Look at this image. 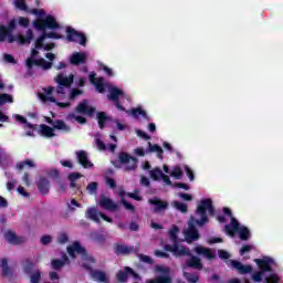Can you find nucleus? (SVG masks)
<instances>
[{
  "label": "nucleus",
  "instance_id": "nucleus-1",
  "mask_svg": "<svg viewBox=\"0 0 283 283\" xmlns=\"http://www.w3.org/2000/svg\"><path fill=\"white\" fill-rule=\"evenodd\" d=\"M207 211L209 216H216V208H213V200L202 199L196 209V214L200 216V219L193 217L190 218L188 223V229L185 232V238L188 244L200 240V233L198 232L197 227H205L209 222V217H207Z\"/></svg>",
  "mask_w": 283,
  "mask_h": 283
},
{
  "label": "nucleus",
  "instance_id": "nucleus-2",
  "mask_svg": "<svg viewBox=\"0 0 283 283\" xmlns=\"http://www.w3.org/2000/svg\"><path fill=\"white\" fill-rule=\"evenodd\" d=\"M33 28L43 32L42 35L44 39H61L56 32H45V30H61V24L56 21V18L53 15H46L45 18H38L33 21Z\"/></svg>",
  "mask_w": 283,
  "mask_h": 283
},
{
  "label": "nucleus",
  "instance_id": "nucleus-3",
  "mask_svg": "<svg viewBox=\"0 0 283 283\" xmlns=\"http://www.w3.org/2000/svg\"><path fill=\"white\" fill-rule=\"evenodd\" d=\"M180 229L178 226H172L171 229L169 230V239L172 242L171 244H166L164 245V251H168L169 253H172L175 258H185V255H191V251L189 248L181 245L180 242L178 241V232Z\"/></svg>",
  "mask_w": 283,
  "mask_h": 283
},
{
  "label": "nucleus",
  "instance_id": "nucleus-4",
  "mask_svg": "<svg viewBox=\"0 0 283 283\" xmlns=\"http://www.w3.org/2000/svg\"><path fill=\"white\" fill-rule=\"evenodd\" d=\"M224 231L228 233V235H235V233H239L240 240L243 242H247V240H251V230L249 228L242 226L240 227V222H238V219L232 217L230 219V224L224 226Z\"/></svg>",
  "mask_w": 283,
  "mask_h": 283
},
{
  "label": "nucleus",
  "instance_id": "nucleus-5",
  "mask_svg": "<svg viewBox=\"0 0 283 283\" xmlns=\"http://www.w3.org/2000/svg\"><path fill=\"white\" fill-rule=\"evenodd\" d=\"M66 251L70 258H72L73 260L76 258V253H77V255H82V260H84V262H90V264H96V259L90 255L85 247L81 245V242L78 241H74L72 245H69L66 248Z\"/></svg>",
  "mask_w": 283,
  "mask_h": 283
},
{
  "label": "nucleus",
  "instance_id": "nucleus-6",
  "mask_svg": "<svg viewBox=\"0 0 283 283\" xmlns=\"http://www.w3.org/2000/svg\"><path fill=\"white\" fill-rule=\"evenodd\" d=\"M25 275H29L30 283H41V277H43V272L39 269V265L32 262L31 259H25V264L23 266Z\"/></svg>",
  "mask_w": 283,
  "mask_h": 283
},
{
  "label": "nucleus",
  "instance_id": "nucleus-7",
  "mask_svg": "<svg viewBox=\"0 0 283 283\" xmlns=\"http://www.w3.org/2000/svg\"><path fill=\"white\" fill-rule=\"evenodd\" d=\"M77 39H78L80 45H83V46L87 45V36H85L84 33L76 31L72 27H67L66 28V41H69V43H76Z\"/></svg>",
  "mask_w": 283,
  "mask_h": 283
},
{
  "label": "nucleus",
  "instance_id": "nucleus-8",
  "mask_svg": "<svg viewBox=\"0 0 283 283\" xmlns=\"http://www.w3.org/2000/svg\"><path fill=\"white\" fill-rule=\"evenodd\" d=\"M118 160L122 165H127L125 168L126 171H134V169L138 167V158L133 157L125 151L118 154Z\"/></svg>",
  "mask_w": 283,
  "mask_h": 283
},
{
  "label": "nucleus",
  "instance_id": "nucleus-9",
  "mask_svg": "<svg viewBox=\"0 0 283 283\" xmlns=\"http://www.w3.org/2000/svg\"><path fill=\"white\" fill-rule=\"evenodd\" d=\"M75 114H83L84 116L92 118V116L96 114V108L94 106H90L88 99H83L75 107Z\"/></svg>",
  "mask_w": 283,
  "mask_h": 283
},
{
  "label": "nucleus",
  "instance_id": "nucleus-10",
  "mask_svg": "<svg viewBox=\"0 0 283 283\" xmlns=\"http://www.w3.org/2000/svg\"><path fill=\"white\" fill-rule=\"evenodd\" d=\"M254 262L259 266L261 273H273L272 264H275V260H273L271 256L255 259Z\"/></svg>",
  "mask_w": 283,
  "mask_h": 283
},
{
  "label": "nucleus",
  "instance_id": "nucleus-11",
  "mask_svg": "<svg viewBox=\"0 0 283 283\" xmlns=\"http://www.w3.org/2000/svg\"><path fill=\"white\" fill-rule=\"evenodd\" d=\"M148 203L154 207V213H163L169 209V202L160 200L158 197H153L148 199Z\"/></svg>",
  "mask_w": 283,
  "mask_h": 283
},
{
  "label": "nucleus",
  "instance_id": "nucleus-12",
  "mask_svg": "<svg viewBox=\"0 0 283 283\" xmlns=\"http://www.w3.org/2000/svg\"><path fill=\"white\" fill-rule=\"evenodd\" d=\"M129 275H132V277H138V273H136L134 269L125 266L124 270H119L116 273V280L119 283H126L127 280H129Z\"/></svg>",
  "mask_w": 283,
  "mask_h": 283
},
{
  "label": "nucleus",
  "instance_id": "nucleus-13",
  "mask_svg": "<svg viewBox=\"0 0 283 283\" xmlns=\"http://www.w3.org/2000/svg\"><path fill=\"white\" fill-rule=\"evenodd\" d=\"M88 81H90L91 85H94V87H96V90H97V92H99V94H103V92H105V77L96 78V73L92 72L88 75Z\"/></svg>",
  "mask_w": 283,
  "mask_h": 283
},
{
  "label": "nucleus",
  "instance_id": "nucleus-14",
  "mask_svg": "<svg viewBox=\"0 0 283 283\" xmlns=\"http://www.w3.org/2000/svg\"><path fill=\"white\" fill-rule=\"evenodd\" d=\"M77 161L84 169H91V167H94V164L90 161V158L87 157V151L85 150H78L76 153Z\"/></svg>",
  "mask_w": 283,
  "mask_h": 283
},
{
  "label": "nucleus",
  "instance_id": "nucleus-15",
  "mask_svg": "<svg viewBox=\"0 0 283 283\" xmlns=\"http://www.w3.org/2000/svg\"><path fill=\"white\" fill-rule=\"evenodd\" d=\"M231 265L234 268L240 275H247L248 273H253V266L244 265L240 261L231 260Z\"/></svg>",
  "mask_w": 283,
  "mask_h": 283
},
{
  "label": "nucleus",
  "instance_id": "nucleus-16",
  "mask_svg": "<svg viewBox=\"0 0 283 283\" xmlns=\"http://www.w3.org/2000/svg\"><path fill=\"white\" fill-rule=\"evenodd\" d=\"M71 65H83L87 63V54L85 52H75L70 56Z\"/></svg>",
  "mask_w": 283,
  "mask_h": 283
},
{
  "label": "nucleus",
  "instance_id": "nucleus-17",
  "mask_svg": "<svg viewBox=\"0 0 283 283\" xmlns=\"http://www.w3.org/2000/svg\"><path fill=\"white\" fill-rule=\"evenodd\" d=\"M99 207L107 209V211H118V203H114V201L105 197V195H102L99 198Z\"/></svg>",
  "mask_w": 283,
  "mask_h": 283
},
{
  "label": "nucleus",
  "instance_id": "nucleus-18",
  "mask_svg": "<svg viewBox=\"0 0 283 283\" xmlns=\"http://www.w3.org/2000/svg\"><path fill=\"white\" fill-rule=\"evenodd\" d=\"M55 83L62 87H70L74 83V74H70L67 77L63 73H60L55 77Z\"/></svg>",
  "mask_w": 283,
  "mask_h": 283
},
{
  "label": "nucleus",
  "instance_id": "nucleus-19",
  "mask_svg": "<svg viewBox=\"0 0 283 283\" xmlns=\"http://www.w3.org/2000/svg\"><path fill=\"white\" fill-rule=\"evenodd\" d=\"M4 240L9 242V244H23V242H25V238L17 235V233L11 230L4 233Z\"/></svg>",
  "mask_w": 283,
  "mask_h": 283
},
{
  "label": "nucleus",
  "instance_id": "nucleus-20",
  "mask_svg": "<svg viewBox=\"0 0 283 283\" xmlns=\"http://www.w3.org/2000/svg\"><path fill=\"white\" fill-rule=\"evenodd\" d=\"M36 187L42 196H48L50 193V180H48V178L40 177L36 181Z\"/></svg>",
  "mask_w": 283,
  "mask_h": 283
},
{
  "label": "nucleus",
  "instance_id": "nucleus-21",
  "mask_svg": "<svg viewBox=\"0 0 283 283\" xmlns=\"http://www.w3.org/2000/svg\"><path fill=\"white\" fill-rule=\"evenodd\" d=\"M119 98H125V92L118 87H113L108 94V101H113V103H118Z\"/></svg>",
  "mask_w": 283,
  "mask_h": 283
},
{
  "label": "nucleus",
  "instance_id": "nucleus-22",
  "mask_svg": "<svg viewBox=\"0 0 283 283\" xmlns=\"http://www.w3.org/2000/svg\"><path fill=\"white\" fill-rule=\"evenodd\" d=\"M195 251L198 255L207 258V260H216V252L209 248L196 247Z\"/></svg>",
  "mask_w": 283,
  "mask_h": 283
},
{
  "label": "nucleus",
  "instance_id": "nucleus-23",
  "mask_svg": "<svg viewBox=\"0 0 283 283\" xmlns=\"http://www.w3.org/2000/svg\"><path fill=\"white\" fill-rule=\"evenodd\" d=\"M186 266L188 269H196V271H202V261L200 258L192 255L189 260L186 261Z\"/></svg>",
  "mask_w": 283,
  "mask_h": 283
},
{
  "label": "nucleus",
  "instance_id": "nucleus-24",
  "mask_svg": "<svg viewBox=\"0 0 283 283\" xmlns=\"http://www.w3.org/2000/svg\"><path fill=\"white\" fill-rule=\"evenodd\" d=\"M32 39H34V33L31 31V29L27 30V35H23V34L17 35V42L20 43V45L32 43Z\"/></svg>",
  "mask_w": 283,
  "mask_h": 283
},
{
  "label": "nucleus",
  "instance_id": "nucleus-25",
  "mask_svg": "<svg viewBox=\"0 0 283 283\" xmlns=\"http://www.w3.org/2000/svg\"><path fill=\"white\" fill-rule=\"evenodd\" d=\"M93 280L101 283H108L109 279H107V274L104 271L101 270H94L91 273Z\"/></svg>",
  "mask_w": 283,
  "mask_h": 283
},
{
  "label": "nucleus",
  "instance_id": "nucleus-26",
  "mask_svg": "<svg viewBox=\"0 0 283 283\" xmlns=\"http://www.w3.org/2000/svg\"><path fill=\"white\" fill-rule=\"evenodd\" d=\"M40 134L41 136H45V138H54V136H56V134H54V128L45 124L40 125Z\"/></svg>",
  "mask_w": 283,
  "mask_h": 283
},
{
  "label": "nucleus",
  "instance_id": "nucleus-27",
  "mask_svg": "<svg viewBox=\"0 0 283 283\" xmlns=\"http://www.w3.org/2000/svg\"><path fill=\"white\" fill-rule=\"evenodd\" d=\"M0 269H2V277H10L12 275V269L8 265V259H1Z\"/></svg>",
  "mask_w": 283,
  "mask_h": 283
},
{
  "label": "nucleus",
  "instance_id": "nucleus-28",
  "mask_svg": "<svg viewBox=\"0 0 283 283\" xmlns=\"http://www.w3.org/2000/svg\"><path fill=\"white\" fill-rule=\"evenodd\" d=\"M115 255H129L132 253V248L125 244H116L114 245Z\"/></svg>",
  "mask_w": 283,
  "mask_h": 283
},
{
  "label": "nucleus",
  "instance_id": "nucleus-29",
  "mask_svg": "<svg viewBox=\"0 0 283 283\" xmlns=\"http://www.w3.org/2000/svg\"><path fill=\"white\" fill-rule=\"evenodd\" d=\"M86 218L93 220V222L101 223V212L96 208H91L86 211Z\"/></svg>",
  "mask_w": 283,
  "mask_h": 283
},
{
  "label": "nucleus",
  "instance_id": "nucleus-30",
  "mask_svg": "<svg viewBox=\"0 0 283 283\" xmlns=\"http://www.w3.org/2000/svg\"><path fill=\"white\" fill-rule=\"evenodd\" d=\"M97 120L99 129H105V123H107V120H112V117L107 116V113L105 112H99L97 113Z\"/></svg>",
  "mask_w": 283,
  "mask_h": 283
},
{
  "label": "nucleus",
  "instance_id": "nucleus-31",
  "mask_svg": "<svg viewBox=\"0 0 283 283\" xmlns=\"http://www.w3.org/2000/svg\"><path fill=\"white\" fill-rule=\"evenodd\" d=\"M148 151L150 154L156 153L158 158H163L164 150H163V147H160L158 144L151 145V142H149L148 143Z\"/></svg>",
  "mask_w": 283,
  "mask_h": 283
},
{
  "label": "nucleus",
  "instance_id": "nucleus-32",
  "mask_svg": "<svg viewBox=\"0 0 283 283\" xmlns=\"http://www.w3.org/2000/svg\"><path fill=\"white\" fill-rule=\"evenodd\" d=\"M25 167L34 168L36 167V165L34 164V161H32V159H24L23 161L17 164L18 171H23Z\"/></svg>",
  "mask_w": 283,
  "mask_h": 283
},
{
  "label": "nucleus",
  "instance_id": "nucleus-33",
  "mask_svg": "<svg viewBox=\"0 0 283 283\" xmlns=\"http://www.w3.org/2000/svg\"><path fill=\"white\" fill-rule=\"evenodd\" d=\"M53 130L54 129H60V130H64V132H70V126H67V124H65V122L63 119H56L53 122Z\"/></svg>",
  "mask_w": 283,
  "mask_h": 283
},
{
  "label": "nucleus",
  "instance_id": "nucleus-34",
  "mask_svg": "<svg viewBox=\"0 0 283 283\" xmlns=\"http://www.w3.org/2000/svg\"><path fill=\"white\" fill-rule=\"evenodd\" d=\"M15 120H18V123H21L22 125H27L29 129H32V132H36V125L28 122V119L23 115H15Z\"/></svg>",
  "mask_w": 283,
  "mask_h": 283
},
{
  "label": "nucleus",
  "instance_id": "nucleus-35",
  "mask_svg": "<svg viewBox=\"0 0 283 283\" xmlns=\"http://www.w3.org/2000/svg\"><path fill=\"white\" fill-rule=\"evenodd\" d=\"M130 114L134 118H138V116H142L143 118H145L146 120H149V116H147V112L142 109L140 107L137 108H133L130 111Z\"/></svg>",
  "mask_w": 283,
  "mask_h": 283
},
{
  "label": "nucleus",
  "instance_id": "nucleus-36",
  "mask_svg": "<svg viewBox=\"0 0 283 283\" xmlns=\"http://www.w3.org/2000/svg\"><path fill=\"white\" fill-rule=\"evenodd\" d=\"M43 57L36 60L33 57H28L27 59V67H29V70H32V67H34V65H36L38 67H42L43 65Z\"/></svg>",
  "mask_w": 283,
  "mask_h": 283
},
{
  "label": "nucleus",
  "instance_id": "nucleus-37",
  "mask_svg": "<svg viewBox=\"0 0 283 283\" xmlns=\"http://www.w3.org/2000/svg\"><path fill=\"white\" fill-rule=\"evenodd\" d=\"M69 120H76L80 125H85L87 123V118L81 115H75L74 113H71L67 115Z\"/></svg>",
  "mask_w": 283,
  "mask_h": 283
},
{
  "label": "nucleus",
  "instance_id": "nucleus-38",
  "mask_svg": "<svg viewBox=\"0 0 283 283\" xmlns=\"http://www.w3.org/2000/svg\"><path fill=\"white\" fill-rule=\"evenodd\" d=\"M174 207L177 209V211H180L181 213H187L189 211V207L187 203H182L180 201H174Z\"/></svg>",
  "mask_w": 283,
  "mask_h": 283
},
{
  "label": "nucleus",
  "instance_id": "nucleus-39",
  "mask_svg": "<svg viewBox=\"0 0 283 283\" xmlns=\"http://www.w3.org/2000/svg\"><path fill=\"white\" fill-rule=\"evenodd\" d=\"M153 283H171V276L169 275H159L151 280Z\"/></svg>",
  "mask_w": 283,
  "mask_h": 283
},
{
  "label": "nucleus",
  "instance_id": "nucleus-40",
  "mask_svg": "<svg viewBox=\"0 0 283 283\" xmlns=\"http://www.w3.org/2000/svg\"><path fill=\"white\" fill-rule=\"evenodd\" d=\"M51 265L54 271H61V269L65 266V262H63L61 259H54L52 260Z\"/></svg>",
  "mask_w": 283,
  "mask_h": 283
},
{
  "label": "nucleus",
  "instance_id": "nucleus-41",
  "mask_svg": "<svg viewBox=\"0 0 283 283\" xmlns=\"http://www.w3.org/2000/svg\"><path fill=\"white\" fill-rule=\"evenodd\" d=\"M163 170L160 168H155L153 170H150V178L153 180H160V178H163Z\"/></svg>",
  "mask_w": 283,
  "mask_h": 283
},
{
  "label": "nucleus",
  "instance_id": "nucleus-42",
  "mask_svg": "<svg viewBox=\"0 0 283 283\" xmlns=\"http://www.w3.org/2000/svg\"><path fill=\"white\" fill-rule=\"evenodd\" d=\"M170 176L176 178V180H180L182 178V169H180V166H175L174 170L170 172Z\"/></svg>",
  "mask_w": 283,
  "mask_h": 283
},
{
  "label": "nucleus",
  "instance_id": "nucleus-43",
  "mask_svg": "<svg viewBox=\"0 0 283 283\" xmlns=\"http://www.w3.org/2000/svg\"><path fill=\"white\" fill-rule=\"evenodd\" d=\"M185 277L189 283H197L198 280H200V276L198 275V273H186Z\"/></svg>",
  "mask_w": 283,
  "mask_h": 283
},
{
  "label": "nucleus",
  "instance_id": "nucleus-44",
  "mask_svg": "<svg viewBox=\"0 0 283 283\" xmlns=\"http://www.w3.org/2000/svg\"><path fill=\"white\" fill-rule=\"evenodd\" d=\"M86 190L88 191V193H91V196H94V193L98 191V182L92 181L87 185Z\"/></svg>",
  "mask_w": 283,
  "mask_h": 283
},
{
  "label": "nucleus",
  "instance_id": "nucleus-45",
  "mask_svg": "<svg viewBox=\"0 0 283 283\" xmlns=\"http://www.w3.org/2000/svg\"><path fill=\"white\" fill-rule=\"evenodd\" d=\"M14 6L15 8H18V10H22V12H28V4L25 3V0H15Z\"/></svg>",
  "mask_w": 283,
  "mask_h": 283
},
{
  "label": "nucleus",
  "instance_id": "nucleus-46",
  "mask_svg": "<svg viewBox=\"0 0 283 283\" xmlns=\"http://www.w3.org/2000/svg\"><path fill=\"white\" fill-rule=\"evenodd\" d=\"M8 34L10 33L8 32V29L6 28V25L0 24V43H3V41L8 39Z\"/></svg>",
  "mask_w": 283,
  "mask_h": 283
},
{
  "label": "nucleus",
  "instance_id": "nucleus-47",
  "mask_svg": "<svg viewBox=\"0 0 283 283\" xmlns=\"http://www.w3.org/2000/svg\"><path fill=\"white\" fill-rule=\"evenodd\" d=\"M57 242L59 244H67V242H70V237H67V233L61 232L57 235Z\"/></svg>",
  "mask_w": 283,
  "mask_h": 283
},
{
  "label": "nucleus",
  "instance_id": "nucleus-48",
  "mask_svg": "<svg viewBox=\"0 0 283 283\" xmlns=\"http://www.w3.org/2000/svg\"><path fill=\"white\" fill-rule=\"evenodd\" d=\"M265 283H280V276L275 273H271L268 277H265Z\"/></svg>",
  "mask_w": 283,
  "mask_h": 283
},
{
  "label": "nucleus",
  "instance_id": "nucleus-49",
  "mask_svg": "<svg viewBox=\"0 0 283 283\" xmlns=\"http://www.w3.org/2000/svg\"><path fill=\"white\" fill-rule=\"evenodd\" d=\"M122 205L125 207L127 211H132L133 213L136 211V207H134V205L125 200V198L122 199Z\"/></svg>",
  "mask_w": 283,
  "mask_h": 283
},
{
  "label": "nucleus",
  "instance_id": "nucleus-50",
  "mask_svg": "<svg viewBox=\"0 0 283 283\" xmlns=\"http://www.w3.org/2000/svg\"><path fill=\"white\" fill-rule=\"evenodd\" d=\"M186 176H188L190 182H193L196 180V175L193 174V170L189 166H185Z\"/></svg>",
  "mask_w": 283,
  "mask_h": 283
},
{
  "label": "nucleus",
  "instance_id": "nucleus-51",
  "mask_svg": "<svg viewBox=\"0 0 283 283\" xmlns=\"http://www.w3.org/2000/svg\"><path fill=\"white\" fill-rule=\"evenodd\" d=\"M95 145L97 146V149H99V151H105V149H107V146H105V142L101 138H95Z\"/></svg>",
  "mask_w": 283,
  "mask_h": 283
},
{
  "label": "nucleus",
  "instance_id": "nucleus-52",
  "mask_svg": "<svg viewBox=\"0 0 283 283\" xmlns=\"http://www.w3.org/2000/svg\"><path fill=\"white\" fill-rule=\"evenodd\" d=\"M128 198H132L133 200H136L137 202H140L143 200V197L138 195V190H134V192L127 193Z\"/></svg>",
  "mask_w": 283,
  "mask_h": 283
},
{
  "label": "nucleus",
  "instance_id": "nucleus-53",
  "mask_svg": "<svg viewBox=\"0 0 283 283\" xmlns=\"http://www.w3.org/2000/svg\"><path fill=\"white\" fill-rule=\"evenodd\" d=\"M80 178H83V175L81 172H71L69 175L70 182H76Z\"/></svg>",
  "mask_w": 283,
  "mask_h": 283
},
{
  "label": "nucleus",
  "instance_id": "nucleus-54",
  "mask_svg": "<svg viewBox=\"0 0 283 283\" xmlns=\"http://www.w3.org/2000/svg\"><path fill=\"white\" fill-rule=\"evenodd\" d=\"M43 41H45V38H44L43 34H42L41 36H39V38L35 40V50H41V49L44 48Z\"/></svg>",
  "mask_w": 283,
  "mask_h": 283
},
{
  "label": "nucleus",
  "instance_id": "nucleus-55",
  "mask_svg": "<svg viewBox=\"0 0 283 283\" xmlns=\"http://www.w3.org/2000/svg\"><path fill=\"white\" fill-rule=\"evenodd\" d=\"M15 28H17V20H10L8 25L6 27L9 33L14 32Z\"/></svg>",
  "mask_w": 283,
  "mask_h": 283
},
{
  "label": "nucleus",
  "instance_id": "nucleus-56",
  "mask_svg": "<svg viewBox=\"0 0 283 283\" xmlns=\"http://www.w3.org/2000/svg\"><path fill=\"white\" fill-rule=\"evenodd\" d=\"M139 260L146 264H154V260L149 255L139 254Z\"/></svg>",
  "mask_w": 283,
  "mask_h": 283
},
{
  "label": "nucleus",
  "instance_id": "nucleus-57",
  "mask_svg": "<svg viewBox=\"0 0 283 283\" xmlns=\"http://www.w3.org/2000/svg\"><path fill=\"white\" fill-rule=\"evenodd\" d=\"M249 251H253V245L245 244L240 249V255H244L245 253H249Z\"/></svg>",
  "mask_w": 283,
  "mask_h": 283
},
{
  "label": "nucleus",
  "instance_id": "nucleus-58",
  "mask_svg": "<svg viewBox=\"0 0 283 283\" xmlns=\"http://www.w3.org/2000/svg\"><path fill=\"white\" fill-rule=\"evenodd\" d=\"M218 255L221 260H229V258H231V254L226 250H218Z\"/></svg>",
  "mask_w": 283,
  "mask_h": 283
},
{
  "label": "nucleus",
  "instance_id": "nucleus-59",
  "mask_svg": "<svg viewBox=\"0 0 283 283\" xmlns=\"http://www.w3.org/2000/svg\"><path fill=\"white\" fill-rule=\"evenodd\" d=\"M49 178H53L54 180H59L61 178V174L56 169H52L49 171Z\"/></svg>",
  "mask_w": 283,
  "mask_h": 283
},
{
  "label": "nucleus",
  "instance_id": "nucleus-60",
  "mask_svg": "<svg viewBox=\"0 0 283 283\" xmlns=\"http://www.w3.org/2000/svg\"><path fill=\"white\" fill-rule=\"evenodd\" d=\"M41 244H43L44 247H48V244H50V242H52V237L49 234H45L41 238L40 240Z\"/></svg>",
  "mask_w": 283,
  "mask_h": 283
},
{
  "label": "nucleus",
  "instance_id": "nucleus-61",
  "mask_svg": "<svg viewBox=\"0 0 283 283\" xmlns=\"http://www.w3.org/2000/svg\"><path fill=\"white\" fill-rule=\"evenodd\" d=\"M81 94H83V91H81V90H78V88H73V90L71 91V94H70V99H71V101H74V98H75L76 96H81Z\"/></svg>",
  "mask_w": 283,
  "mask_h": 283
},
{
  "label": "nucleus",
  "instance_id": "nucleus-62",
  "mask_svg": "<svg viewBox=\"0 0 283 283\" xmlns=\"http://www.w3.org/2000/svg\"><path fill=\"white\" fill-rule=\"evenodd\" d=\"M40 98L44 103L49 101L50 103H55V105H56V98L55 97L48 96V95H44V94H40Z\"/></svg>",
  "mask_w": 283,
  "mask_h": 283
},
{
  "label": "nucleus",
  "instance_id": "nucleus-63",
  "mask_svg": "<svg viewBox=\"0 0 283 283\" xmlns=\"http://www.w3.org/2000/svg\"><path fill=\"white\" fill-rule=\"evenodd\" d=\"M262 275H264V272L259 271L252 274L253 282H262Z\"/></svg>",
  "mask_w": 283,
  "mask_h": 283
},
{
  "label": "nucleus",
  "instance_id": "nucleus-64",
  "mask_svg": "<svg viewBox=\"0 0 283 283\" xmlns=\"http://www.w3.org/2000/svg\"><path fill=\"white\" fill-rule=\"evenodd\" d=\"M157 271L159 273H163L164 275H169V273L171 272V270L169 268H165L163 265H158Z\"/></svg>",
  "mask_w": 283,
  "mask_h": 283
}]
</instances>
